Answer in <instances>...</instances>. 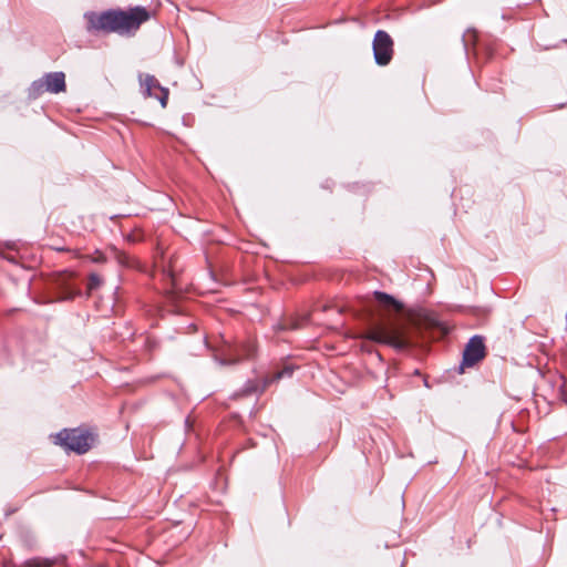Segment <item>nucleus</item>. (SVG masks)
I'll return each instance as SVG.
<instances>
[{"label": "nucleus", "mask_w": 567, "mask_h": 567, "mask_svg": "<svg viewBox=\"0 0 567 567\" xmlns=\"http://www.w3.org/2000/svg\"><path fill=\"white\" fill-rule=\"evenodd\" d=\"M87 30L93 32L133 35L142 23L150 19L148 11L143 7L124 10H107L101 13H85Z\"/></svg>", "instance_id": "obj_1"}, {"label": "nucleus", "mask_w": 567, "mask_h": 567, "mask_svg": "<svg viewBox=\"0 0 567 567\" xmlns=\"http://www.w3.org/2000/svg\"><path fill=\"white\" fill-rule=\"evenodd\" d=\"M363 339L386 344L402 351L409 347L403 327L393 321H377L362 336Z\"/></svg>", "instance_id": "obj_2"}, {"label": "nucleus", "mask_w": 567, "mask_h": 567, "mask_svg": "<svg viewBox=\"0 0 567 567\" xmlns=\"http://www.w3.org/2000/svg\"><path fill=\"white\" fill-rule=\"evenodd\" d=\"M93 437L86 431L80 429H64L55 435V443L60 444L68 451L83 454L89 451Z\"/></svg>", "instance_id": "obj_3"}, {"label": "nucleus", "mask_w": 567, "mask_h": 567, "mask_svg": "<svg viewBox=\"0 0 567 567\" xmlns=\"http://www.w3.org/2000/svg\"><path fill=\"white\" fill-rule=\"evenodd\" d=\"M65 75L63 72L45 73L41 79L33 81L29 87V96L37 99L44 92L58 94L64 92Z\"/></svg>", "instance_id": "obj_4"}, {"label": "nucleus", "mask_w": 567, "mask_h": 567, "mask_svg": "<svg viewBox=\"0 0 567 567\" xmlns=\"http://www.w3.org/2000/svg\"><path fill=\"white\" fill-rule=\"evenodd\" d=\"M372 47L375 63L381 66L388 65L393 56V40L390 34L383 30H378Z\"/></svg>", "instance_id": "obj_5"}, {"label": "nucleus", "mask_w": 567, "mask_h": 567, "mask_svg": "<svg viewBox=\"0 0 567 567\" xmlns=\"http://www.w3.org/2000/svg\"><path fill=\"white\" fill-rule=\"evenodd\" d=\"M485 357V343L482 336H473L465 346L461 369L471 368Z\"/></svg>", "instance_id": "obj_6"}, {"label": "nucleus", "mask_w": 567, "mask_h": 567, "mask_svg": "<svg viewBox=\"0 0 567 567\" xmlns=\"http://www.w3.org/2000/svg\"><path fill=\"white\" fill-rule=\"evenodd\" d=\"M256 347L252 341H246L237 346H228L224 350V358L220 360V364H233L241 359H249L254 357Z\"/></svg>", "instance_id": "obj_7"}, {"label": "nucleus", "mask_w": 567, "mask_h": 567, "mask_svg": "<svg viewBox=\"0 0 567 567\" xmlns=\"http://www.w3.org/2000/svg\"><path fill=\"white\" fill-rule=\"evenodd\" d=\"M373 296L379 306L385 311L393 310L399 313L403 310V303L386 292L377 290L373 292Z\"/></svg>", "instance_id": "obj_8"}, {"label": "nucleus", "mask_w": 567, "mask_h": 567, "mask_svg": "<svg viewBox=\"0 0 567 567\" xmlns=\"http://www.w3.org/2000/svg\"><path fill=\"white\" fill-rule=\"evenodd\" d=\"M144 87L147 96H153V94L157 93L159 91V87L163 86L153 75H146L144 80Z\"/></svg>", "instance_id": "obj_9"}, {"label": "nucleus", "mask_w": 567, "mask_h": 567, "mask_svg": "<svg viewBox=\"0 0 567 567\" xmlns=\"http://www.w3.org/2000/svg\"><path fill=\"white\" fill-rule=\"evenodd\" d=\"M52 561L48 559H31L19 567H51Z\"/></svg>", "instance_id": "obj_10"}, {"label": "nucleus", "mask_w": 567, "mask_h": 567, "mask_svg": "<svg viewBox=\"0 0 567 567\" xmlns=\"http://www.w3.org/2000/svg\"><path fill=\"white\" fill-rule=\"evenodd\" d=\"M153 96L161 102L163 107H166L168 100V90L165 87H159L158 93H154Z\"/></svg>", "instance_id": "obj_11"}, {"label": "nucleus", "mask_w": 567, "mask_h": 567, "mask_svg": "<svg viewBox=\"0 0 567 567\" xmlns=\"http://www.w3.org/2000/svg\"><path fill=\"white\" fill-rule=\"evenodd\" d=\"M102 284V279L100 278L99 275L96 274H91L89 276V284H87V287L90 290H93V289H96L101 286Z\"/></svg>", "instance_id": "obj_12"}, {"label": "nucleus", "mask_w": 567, "mask_h": 567, "mask_svg": "<svg viewBox=\"0 0 567 567\" xmlns=\"http://www.w3.org/2000/svg\"><path fill=\"white\" fill-rule=\"evenodd\" d=\"M292 368L290 367H286L285 369H282L281 371H279L278 373H276V375L274 377L275 380H279L284 377H290L292 374Z\"/></svg>", "instance_id": "obj_13"}]
</instances>
